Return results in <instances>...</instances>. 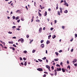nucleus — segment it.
Masks as SVG:
<instances>
[{"label": "nucleus", "instance_id": "nucleus-35", "mask_svg": "<svg viewBox=\"0 0 77 77\" xmlns=\"http://www.w3.org/2000/svg\"><path fill=\"white\" fill-rule=\"evenodd\" d=\"M54 29V28H53V27H51L50 29L51 30H53Z\"/></svg>", "mask_w": 77, "mask_h": 77}, {"label": "nucleus", "instance_id": "nucleus-39", "mask_svg": "<svg viewBox=\"0 0 77 77\" xmlns=\"http://www.w3.org/2000/svg\"><path fill=\"white\" fill-rule=\"evenodd\" d=\"M23 59L24 60H26V58H25V57H23Z\"/></svg>", "mask_w": 77, "mask_h": 77}, {"label": "nucleus", "instance_id": "nucleus-19", "mask_svg": "<svg viewBox=\"0 0 77 77\" xmlns=\"http://www.w3.org/2000/svg\"><path fill=\"white\" fill-rule=\"evenodd\" d=\"M35 21L36 22H40V20H39L38 19H37Z\"/></svg>", "mask_w": 77, "mask_h": 77}, {"label": "nucleus", "instance_id": "nucleus-43", "mask_svg": "<svg viewBox=\"0 0 77 77\" xmlns=\"http://www.w3.org/2000/svg\"><path fill=\"white\" fill-rule=\"evenodd\" d=\"M20 20L19 19L17 20V23H20Z\"/></svg>", "mask_w": 77, "mask_h": 77}, {"label": "nucleus", "instance_id": "nucleus-21", "mask_svg": "<svg viewBox=\"0 0 77 77\" xmlns=\"http://www.w3.org/2000/svg\"><path fill=\"white\" fill-rule=\"evenodd\" d=\"M46 59H47V58L46 57H44L43 58H42V59L43 60H45Z\"/></svg>", "mask_w": 77, "mask_h": 77}, {"label": "nucleus", "instance_id": "nucleus-5", "mask_svg": "<svg viewBox=\"0 0 77 77\" xmlns=\"http://www.w3.org/2000/svg\"><path fill=\"white\" fill-rule=\"evenodd\" d=\"M64 5H65V6H69L68 4L66 3V2L64 4Z\"/></svg>", "mask_w": 77, "mask_h": 77}, {"label": "nucleus", "instance_id": "nucleus-40", "mask_svg": "<svg viewBox=\"0 0 77 77\" xmlns=\"http://www.w3.org/2000/svg\"><path fill=\"white\" fill-rule=\"evenodd\" d=\"M51 68L52 69H53H53H54V67L53 66H52L51 67Z\"/></svg>", "mask_w": 77, "mask_h": 77}, {"label": "nucleus", "instance_id": "nucleus-59", "mask_svg": "<svg viewBox=\"0 0 77 77\" xmlns=\"http://www.w3.org/2000/svg\"><path fill=\"white\" fill-rule=\"evenodd\" d=\"M47 20H48V22L49 21H50V19H49L48 18L47 19Z\"/></svg>", "mask_w": 77, "mask_h": 77}, {"label": "nucleus", "instance_id": "nucleus-60", "mask_svg": "<svg viewBox=\"0 0 77 77\" xmlns=\"http://www.w3.org/2000/svg\"><path fill=\"white\" fill-rule=\"evenodd\" d=\"M72 41H73V38H72V39L70 40V41L71 42H72Z\"/></svg>", "mask_w": 77, "mask_h": 77}, {"label": "nucleus", "instance_id": "nucleus-45", "mask_svg": "<svg viewBox=\"0 0 77 77\" xmlns=\"http://www.w3.org/2000/svg\"><path fill=\"white\" fill-rule=\"evenodd\" d=\"M69 61L68 60L67 61V64H69Z\"/></svg>", "mask_w": 77, "mask_h": 77}, {"label": "nucleus", "instance_id": "nucleus-46", "mask_svg": "<svg viewBox=\"0 0 77 77\" xmlns=\"http://www.w3.org/2000/svg\"><path fill=\"white\" fill-rule=\"evenodd\" d=\"M56 66H60V65H59V64H57L56 65Z\"/></svg>", "mask_w": 77, "mask_h": 77}, {"label": "nucleus", "instance_id": "nucleus-11", "mask_svg": "<svg viewBox=\"0 0 77 77\" xmlns=\"http://www.w3.org/2000/svg\"><path fill=\"white\" fill-rule=\"evenodd\" d=\"M56 37V36L55 35H53V36H52V38L53 39H54Z\"/></svg>", "mask_w": 77, "mask_h": 77}, {"label": "nucleus", "instance_id": "nucleus-58", "mask_svg": "<svg viewBox=\"0 0 77 77\" xmlns=\"http://www.w3.org/2000/svg\"><path fill=\"white\" fill-rule=\"evenodd\" d=\"M12 38L13 39H16V37L14 36V37H13Z\"/></svg>", "mask_w": 77, "mask_h": 77}, {"label": "nucleus", "instance_id": "nucleus-22", "mask_svg": "<svg viewBox=\"0 0 77 77\" xmlns=\"http://www.w3.org/2000/svg\"><path fill=\"white\" fill-rule=\"evenodd\" d=\"M24 65L25 66H26L27 65V62H25V63H24Z\"/></svg>", "mask_w": 77, "mask_h": 77}, {"label": "nucleus", "instance_id": "nucleus-64", "mask_svg": "<svg viewBox=\"0 0 77 77\" xmlns=\"http://www.w3.org/2000/svg\"><path fill=\"white\" fill-rule=\"evenodd\" d=\"M63 2V0H61V2H60V3H62V2Z\"/></svg>", "mask_w": 77, "mask_h": 77}, {"label": "nucleus", "instance_id": "nucleus-63", "mask_svg": "<svg viewBox=\"0 0 77 77\" xmlns=\"http://www.w3.org/2000/svg\"><path fill=\"white\" fill-rule=\"evenodd\" d=\"M54 23H57V21H56V20H55Z\"/></svg>", "mask_w": 77, "mask_h": 77}, {"label": "nucleus", "instance_id": "nucleus-3", "mask_svg": "<svg viewBox=\"0 0 77 77\" xmlns=\"http://www.w3.org/2000/svg\"><path fill=\"white\" fill-rule=\"evenodd\" d=\"M42 27H40L39 29V33H41L42 32Z\"/></svg>", "mask_w": 77, "mask_h": 77}, {"label": "nucleus", "instance_id": "nucleus-44", "mask_svg": "<svg viewBox=\"0 0 77 77\" xmlns=\"http://www.w3.org/2000/svg\"><path fill=\"white\" fill-rule=\"evenodd\" d=\"M21 65H24V63H20Z\"/></svg>", "mask_w": 77, "mask_h": 77}, {"label": "nucleus", "instance_id": "nucleus-51", "mask_svg": "<svg viewBox=\"0 0 77 77\" xmlns=\"http://www.w3.org/2000/svg\"><path fill=\"white\" fill-rule=\"evenodd\" d=\"M73 50H74L73 49H72L71 50V52H72V51H73Z\"/></svg>", "mask_w": 77, "mask_h": 77}, {"label": "nucleus", "instance_id": "nucleus-29", "mask_svg": "<svg viewBox=\"0 0 77 77\" xmlns=\"http://www.w3.org/2000/svg\"><path fill=\"white\" fill-rule=\"evenodd\" d=\"M19 19V17H17L16 18V20H18Z\"/></svg>", "mask_w": 77, "mask_h": 77}, {"label": "nucleus", "instance_id": "nucleus-50", "mask_svg": "<svg viewBox=\"0 0 77 77\" xmlns=\"http://www.w3.org/2000/svg\"><path fill=\"white\" fill-rule=\"evenodd\" d=\"M47 75H45V74H44V75H43V77H46V76Z\"/></svg>", "mask_w": 77, "mask_h": 77}, {"label": "nucleus", "instance_id": "nucleus-2", "mask_svg": "<svg viewBox=\"0 0 77 77\" xmlns=\"http://www.w3.org/2000/svg\"><path fill=\"white\" fill-rule=\"evenodd\" d=\"M37 70L38 71H42L43 70H42V69L41 68H38V69H37Z\"/></svg>", "mask_w": 77, "mask_h": 77}, {"label": "nucleus", "instance_id": "nucleus-31", "mask_svg": "<svg viewBox=\"0 0 77 77\" xmlns=\"http://www.w3.org/2000/svg\"><path fill=\"white\" fill-rule=\"evenodd\" d=\"M38 60H39V61L40 62H42V60L40 59H38Z\"/></svg>", "mask_w": 77, "mask_h": 77}, {"label": "nucleus", "instance_id": "nucleus-24", "mask_svg": "<svg viewBox=\"0 0 77 77\" xmlns=\"http://www.w3.org/2000/svg\"><path fill=\"white\" fill-rule=\"evenodd\" d=\"M27 51H23V53H25V54H26V53H27Z\"/></svg>", "mask_w": 77, "mask_h": 77}, {"label": "nucleus", "instance_id": "nucleus-53", "mask_svg": "<svg viewBox=\"0 0 77 77\" xmlns=\"http://www.w3.org/2000/svg\"><path fill=\"white\" fill-rule=\"evenodd\" d=\"M33 19H31V23H32V22H33Z\"/></svg>", "mask_w": 77, "mask_h": 77}, {"label": "nucleus", "instance_id": "nucleus-54", "mask_svg": "<svg viewBox=\"0 0 77 77\" xmlns=\"http://www.w3.org/2000/svg\"><path fill=\"white\" fill-rule=\"evenodd\" d=\"M48 11H51V9H50V8H49V9H48Z\"/></svg>", "mask_w": 77, "mask_h": 77}, {"label": "nucleus", "instance_id": "nucleus-47", "mask_svg": "<svg viewBox=\"0 0 77 77\" xmlns=\"http://www.w3.org/2000/svg\"><path fill=\"white\" fill-rule=\"evenodd\" d=\"M61 52H62V50H60L59 51V53H61Z\"/></svg>", "mask_w": 77, "mask_h": 77}, {"label": "nucleus", "instance_id": "nucleus-34", "mask_svg": "<svg viewBox=\"0 0 77 77\" xmlns=\"http://www.w3.org/2000/svg\"><path fill=\"white\" fill-rule=\"evenodd\" d=\"M44 40H42L41 41V43H42L43 42H44Z\"/></svg>", "mask_w": 77, "mask_h": 77}, {"label": "nucleus", "instance_id": "nucleus-62", "mask_svg": "<svg viewBox=\"0 0 77 77\" xmlns=\"http://www.w3.org/2000/svg\"><path fill=\"white\" fill-rule=\"evenodd\" d=\"M62 64H63V63H62V62H61L60 63V65H62Z\"/></svg>", "mask_w": 77, "mask_h": 77}, {"label": "nucleus", "instance_id": "nucleus-48", "mask_svg": "<svg viewBox=\"0 0 77 77\" xmlns=\"http://www.w3.org/2000/svg\"><path fill=\"white\" fill-rule=\"evenodd\" d=\"M43 30H45V27H44L43 28Z\"/></svg>", "mask_w": 77, "mask_h": 77}, {"label": "nucleus", "instance_id": "nucleus-16", "mask_svg": "<svg viewBox=\"0 0 77 77\" xmlns=\"http://www.w3.org/2000/svg\"><path fill=\"white\" fill-rule=\"evenodd\" d=\"M57 15H60V12L59 11H58L57 13Z\"/></svg>", "mask_w": 77, "mask_h": 77}, {"label": "nucleus", "instance_id": "nucleus-38", "mask_svg": "<svg viewBox=\"0 0 77 77\" xmlns=\"http://www.w3.org/2000/svg\"><path fill=\"white\" fill-rule=\"evenodd\" d=\"M44 8H45V7H42V8H41V9H44Z\"/></svg>", "mask_w": 77, "mask_h": 77}, {"label": "nucleus", "instance_id": "nucleus-55", "mask_svg": "<svg viewBox=\"0 0 77 77\" xmlns=\"http://www.w3.org/2000/svg\"><path fill=\"white\" fill-rule=\"evenodd\" d=\"M59 8V7H56V10H57V9Z\"/></svg>", "mask_w": 77, "mask_h": 77}, {"label": "nucleus", "instance_id": "nucleus-49", "mask_svg": "<svg viewBox=\"0 0 77 77\" xmlns=\"http://www.w3.org/2000/svg\"><path fill=\"white\" fill-rule=\"evenodd\" d=\"M16 30H20V28H17Z\"/></svg>", "mask_w": 77, "mask_h": 77}, {"label": "nucleus", "instance_id": "nucleus-8", "mask_svg": "<svg viewBox=\"0 0 77 77\" xmlns=\"http://www.w3.org/2000/svg\"><path fill=\"white\" fill-rule=\"evenodd\" d=\"M56 70H54V73H55V76H56L57 75V72H56Z\"/></svg>", "mask_w": 77, "mask_h": 77}, {"label": "nucleus", "instance_id": "nucleus-27", "mask_svg": "<svg viewBox=\"0 0 77 77\" xmlns=\"http://www.w3.org/2000/svg\"><path fill=\"white\" fill-rule=\"evenodd\" d=\"M38 14H39V16H42V14H41V13H39V12H38Z\"/></svg>", "mask_w": 77, "mask_h": 77}, {"label": "nucleus", "instance_id": "nucleus-33", "mask_svg": "<svg viewBox=\"0 0 77 77\" xmlns=\"http://www.w3.org/2000/svg\"><path fill=\"white\" fill-rule=\"evenodd\" d=\"M75 38H77V34H76V33L75 34Z\"/></svg>", "mask_w": 77, "mask_h": 77}, {"label": "nucleus", "instance_id": "nucleus-25", "mask_svg": "<svg viewBox=\"0 0 77 77\" xmlns=\"http://www.w3.org/2000/svg\"><path fill=\"white\" fill-rule=\"evenodd\" d=\"M26 37L27 38H29V35H26Z\"/></svg>", "mask_w": 77, "mask_h": 77}, {"label": "nucleus", "instance_id": "nucleus-61", "mask_svg": "<svg viewBox=\"0 0 77 77\" xmlns=\"http://www.w3.org/2000/svg\"><path fill=\"white\" fill-rule=\"evenodd\" d=\"M4 48H5V49H7V47H6V46H5L4 47Z\"/></svg>", "mask_w": 77, "mask_h": 77}, {"label": "nucleus", "instance_id": "nucleus-42", "mask_svg": "<svg viewBox=\"0 0 77 77\" xmlns=\"http://www.w3.org/2000/svg\"><path fill=\"white\" fill-rule=\"evenodd\" d=\"M13 46H14V47H17V46H16V45H15V44H14L13 45Z\"/></svg>", "mask_w": 77, "mask_h": 77}, {"label": "nucleus", "instance_id": "nucleus-17", "mask_svg": "<svg viewBox=\"0 0 77 77\" xmlns=\"http://www.w3.org/2000/svg\"><path fill=\"white\" fill-rule=\"evenodd\" d=\"M64 13H66V14H67V13H68V10H65V11H64Z\"/></svg>", "mask_w": 77, "mask_h": 77}, {"label": "nucleus", "instance_id": "nucleus-28", "mask_svg": "<svg viewBox=\"0 0 77 77\" xmlns=\"http://www.w3.org/2000/svg\"><path fill=\"white\" fill-rule=\"evenodd\" d=\"M74 60L75 62H76L77 61V60L76 59H74Z\"/></svg>", "mask_w": 77, "mask_h": 77}, {"label": "nucleus", "instance_id": "nucleus-56", "mask_svg": "<svg viewBox=\"0 0 77 77\" xmlns=\"http://www.w3.org/2000/svg\"><path fill=\"white\" fill-rule=\"evenodd\" d=\"M12 49L13 50V51L15 50V48H12Z\"/></svg>", "mask_w": 77, "mask_h": 77}, {"label": "nucleus", "instance_id": "nucleus-7", "mask_svg": "<svg viewBox=\"0 0 77 77\" xmlns=\"http://www.w3.org/2000/svg\"><path fill=\"white\" fill-rule=\"evenodd\" d=\"M46 67L47 68H48V69H50V66H48V65H46Z\"/></svg>", "mask_w": 77, "mask_h": 77}, {"label": "nucleus", "instance_id": "nucleus-9", "mask_svg": "<svg viewBox=\"0 0 77 77\" xmlns=\"http://www.w3.org/2000/svg\"><path fill=\"white\" fill-rule=\"evenodd\" d=\"M62 70L63 71V72H65V69H64V68H62Z\"/></svg>", "mask_w": 77, "mask_h": 77}, {"label": "nucleus", "instance_id": "nucleus-36", "mask_svg": "<svg viewBox=\"0 0 77 77\" xmlns=\"http://www.w3.org/2000/svg\"><path fill=\"white\" fill-rule=\"evenodd\" d=\"M13 20H15V17L13 16Z\"/></svg>", "mask_w": 77, "mask_h": 77}, {"label": "nucleus", "instance_id": "nucleus-18", "mask_svg": "<svg viewBox=\"0 0 77 77\" xmlns=\"http://www.w3.org/2000/svg\"><path fill=\"white\" fill-rule=\"evenodd\" d=\"M46 44H50V42L49 41H47L46 42Z\"/></svg>", "mask_w": 77, "mask_h": 77}, {"label": "nucleus", "instance_id": "nucleus-26", "mask_svg": "<svg viewBox=\"0 0 77 77\" xmlns=\"http://www.w3.org/2000/svg\"><path fill=\"white\" fill-rule=\"evenodd\" d=\"M67 68H69V69L70 70V66H69V65L67 67Z\"/></svg>", "mask_w": 77, "mask_h": 77}, {"label": "nucleus", "instance_id": "nucleus-32", "mask_svg": "<svg viewBox=\"0 0 77 77\" xmlns=\"http://www.w3.org/2000/svg\"><path fill=\"white\" fill-rule=\"evenodd\" d=\"M8 33H9V34H12V32H11L9 31L8 32Z\"/></svg>", "mask_w": 77, "mask_h": 77}, {"label": "nucleus", "instance_id": "nucleus-13", "mask_svg": "<svg viewBox=\"0 0 77 77\" xmlns=\"http://www.w3.org/2000/svg\"><path fill=\"white\" fill-rule=\"evenodd\" d=\"M54 60H55V61H58V60H59V59L57 58L55 59Z\"/></svg>", "mask_w": 77, "mask_h": 77}, {"label": "nucleus", "instance_id": "nucleus-6", "mask_svg": "<svg viewBox=\"0 0 77 77\" xmlns=\"http://www.w3.org/2000/svg\"><path fill=\"white\" fill-rule=\"evenodd\" d=\"M57 71H61V68H57Z\"/></svg>", "mask_w": 77, "mask_h": 77}, {"label": "nucleus", "instance_id": "nucleus-1", "mask_svg": "<svg viewBox=\"0 0 77 77\" xmlns=\"http://www.w3.org/2000/svg\"><path fill=\"white\" fill-rule=\"evenodd\" d=\"M20 41L22 42L23 43L24 42V39H23V38H21L20 39H19L18 40V42H20Z\"/></svg>", "mask_w": 77, "mask_h": 77}, {"label": "nucleus", "instance_id": "nucleus-23", "mask_svg": "<svg viewBox=\"0 0 77 77\" xmlns=\"http://www.w3.org/2000/svg\"><path fill=\"white\" fill-rule=\"evenodd\" d=\"M55 54L57 56H58V55H59V54L57 52H56Z\"/></svg>", "mask_w": 77, "mask_h": 77}, {"label": "nucleus", "instance_id": "nucleus-41", "mask_svg": "<svg viewBox=\"0 0 77 77\" xmlns=\"http://www.w3.org/2000/svg\"><path fill=\"white\" fill-rule=\"evenodd\" d=\"M62 29H65V26H62Z\"/></svg>", "mask_w": 77, "mask_h": 77}, {"label": "nucleus", "instance_id": "nucleus-15", "mask_svg": "<svg viewBox=\"0 0 77 77\" xmlns=\"http://www.w3.org/2000/svg\"><path fill=\"white\" fill-rule=\"evenodd\" d=\"M8 43L9 44H14V42H9Z\"/></svg>", "mask_w": 77, "mask_h": 77}, {"label": "nucleus", "instance_id": "nucleus-52", "mask_svg": "<svg viewBox=\"0 0 77 77\" xmlns=\"http://www.w3.org/2000/svg\"><path fill=\"white\" fill-rule=\"evenodd\" d=\"M44 73H45V74H48V72H44Z\"/></svg>", "mask_w": 77, "mask_h": 77}, {"label": "nucleus", "instance_id": "nucleus-12", "mask_svg": "<svg viewBox=\"0 0 77 77\" xmlns=\"http://www.w3.org/2000/svg\"><path fill=\"white\" fill-rule=\"evenodd\" d=\"M47 12L46 11L45 12V15L44 16H47Z\"/></svg>", "mask_w": 77, "mask_h": 77}, {"label": "nucleus", "instance_id": "nucleus-37", "mask_svg": "<svg viewBox=\"0 0 77 77\" xmlns=\"http://www.w3.org/2000/svg\"><path fill=\"white\" fill-rule=\"evenodd\" d=\"M20 60H23V59L21 57H20Z\"/></svg>", "mask_w": 77, "mask_h": 77}, {"label": "nucleus", "instance_id": "nucleus-20", "mask_svg": "<svg viewBox=\"0 0 77 77\" xmlns=\"http://www.w3.org/2000/svg\"><path fill=\"white\" fill-rule=\"evenodd\" d=\"M21 20V21H24V17H22V18H21L20 19Z\"/></svg>", "mask_w": 77, "mask_h": 77}, {"label": "nucleus", "instance_id": "nucleus-30", "mask_svg": "<svg viewBox=\"0 0 77 77\" xmlns=\"http://www.w3.org/2000/svg\"><path fill=\"white\" fill-rule=\"evenodd\" d=\"M35 51H36L35 50H33L32 51V52L33 53H35Z\"/></svg>", "mask_w": 77, "mask_h": 77}, {"label": "nucleus", "instance_id": "nucleus-14", "mask_svg": "<svg viewBox=\"0 0 77 77\" xmlns=\"http://www.w3.org/2000/svg\"><path fill=\"white\" fill-rule=\"evenodd\" d=\"M51 37V35H50L48 36V39H50Z\"/></svg>", "mask_w": 77, "mask_h": 77}, {"label": "nucleus", "instance_id": "nucleus-4", "mask_svg": "<svg viewBox=\"0 0 77 77\" xmlns=\"http://www.w3.org/2000/svg\"><path fill=\"white\" fill-rule=\"evenodd\" d=\"M45 46V45H44V44H42L41 45V47H42V48H44Z\"/></svg>", "mask_w": 77, "mask_h": 77}, {"label": "nucleus", "instance_id": "nucleus-57", "mask_svg": "<svg viewBox=\"0 0 77 77\" xmlns=\"http://www.w3.org/2000/svg\"><path fill=\"white\" fill-rule=\"evenodd\" d=\"M12 27V28H16V26H13Z\"/></svg>", "mask_w": 77, "mask_h": 77}, {"label": "nucleus", "instance_id": "nucleus-10", "mask_svg": "<svg viewBox=\"0 0 77 77\" xmlns=\"http://www.w3.org/2000/svg\"><path fill=\"white\" fill-rule=\"evenodd\" d=\"M60 12L61 14H62V8H60Z\"/></svg>", "mask_w": 77, "mask_h": 77}]
</instances>
